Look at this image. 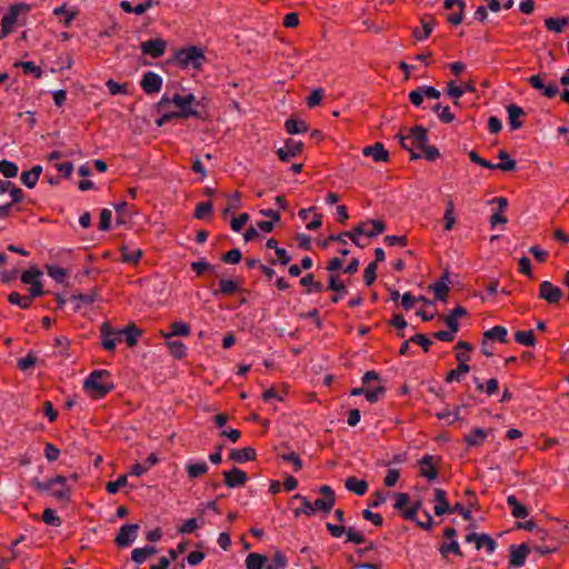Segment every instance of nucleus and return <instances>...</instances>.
I'll use <instances>...</instances> for the list:
<instances>
[{
	"mask_svg": "<svg viewBox=\"0 0 569 569\" xmlns=\"http://www.w3.org/2000/svg\"><path fill=\"white\" fill-rule=\"evenodd\" d=\"M377 262H370L367 268L365 269V272H363V280H365V283L367 286H370L375 282L376 280V271H377Z\"/></svg>",
	"mask_w": 569,
	"mask_h": 569,
	"instance_id": "obj_62",
	"label": "nucleus"
},
{
	"mask_svg": "<svg viewBox=\"0 0 569 569\" xmlns=\"http://www.w3.org/2000/svg\"><path fill=\"white\" fill-rule=\"evenodd\" d=\"M515 340L518 343H520L522 346H527V347L535 346V343H536V338H535V335H533L532 330L517 331L515 333Z\"/></svg>",
	"mask_w": 569,
	"mask_h": 569,
	"instance_id": "obj_44",
	"label": "nucleus"
},
{
	"mask_svg": "<svg viewBox=\"0 0 569 569\" xmlns=\"http://www.w3.org/2000/svg\"><path fill=\"white\" fill-rule=\"evenodd\" d=\"M546 74H533L528 79V82L545 97L553 98L558 94L559 88L555 81L546 82Z\"/></svg>",
	"mask_w": 569,
	"mask_h": 569,
	"instance_id": "obj_7",
	"label": "nucleus"
},
{
	"mask_svg": "<svg viewBox=\"0 0 569 569\" xmlns=\"http://www.w3.org/2000/svg\"><path fill=\"white\" fill-rule=\"evenodd\" d=\"M386 230V224L381 220H367L359 223L352 232L358 238L359 236H366L369 238L377 237Z\"/></svg>",
	"mask_w": 569,
	"mask_h": 569,
	"instance_id": "obj_10",
	"label": "nucleus"
},
{
	"mask_svg": "<svg viewBox=\"0 0 569 569\" xmlns=\"http://www.w3.org/2000/svg\"><path fill=\"white\" fill-rule=\"evenodd\" d=\"M140 86L148 94L157 93L162 88V78L153 71H148L143 74Z\"/></svg>",
	"mask_w": 569,
	"mask_h": 569,
	"instance_id": "obj_16",
	"label": "nucleus"
},
{
	"mask_svg": "<svg viewBox=\"0 0 569 569\" xmlns=\"http://www.w3.org/2000/svg\"><path fill=\"white\" fill-rule=\"evenodd\" d=\"M191 332L190 326L183 321H174L170 325V332L161 331V336L164 339L171 337H188Z\"/></svg>",
	"mask_w": 569,
	"mask_h": 569,
	"instance_id": "obj_24",
	"label": "nucleus"
},
{
	"mask_svg": "<svg viewBox=\"0 0 569 569\" xmlns=\"http://www.w3.org/2000/svg\"><path fill=\"white\" fill-rule=\"evenodd\" d=\"M238 290H239V284L233 280L221 279L219 281V292L224 296L233 295Z\"/></svg>",
	"mask_w": 569,
	"mask_h": 569,
	"instance_id": "obj_50",
	"label": "nucleus"
},
{
	"mask_svg": "<svg viewBox=\"0 0 569 569\" xmlns=\"http://www.w3.org/2000/svg\"><path fill=\"white\" fill-rule=\"evenodd\" d=\"M106 86L110 92V94L112 96H116V94H127L128 93V89H127V84L123 83H118L116 82L114 80L112 79H109L107 82H106Z\"/></svg>",
	"mask_w": 569,
	"mask_h": 569,
	"instance_id": "obj_61",
	"label": "nucleus"
},
{
	"mask_svg": "<svg viewBox=\"0 0 569 569\" xmlns=\"http://www.w3.org/2000/svg\"><path fill=\"white\" fill-rule=\"evenodd\" d=\"M509 124L512 130L519 129L522 127V122L520 118L525 114L522 108L517 104H510L507 108Z\"/></svg>",
	"mask_w": 569,
	"mask_h": 569,
	"instance_id": "obj_30",
	"label": "nucleus"
},
{
	"mask_svg": "<svg viewBox=\"0 0 569 569\" xmlns=\"http://www.w3.org/2000/svg\"><path fill=\"white\" fill-rule=\"evenodd\" d=\"M141 52L143 56L151 57L153 59H158L166 53L167 50V41L162 38L150 39L143 41L140 46Z\"/></svg>",
	"mask_w": 569,
	"mask_h": 569,
	"instance_id": "obj_11",
	"label": "nucleus"
},
{
	"mask_svg": "<svg viewBox=\"0 0 569 569\" xmlns=\"http://www.w3.org/2000/svg\"><path fill=\"white\" fill-rule=\"evenodd\" d=\"M401 146L411 153L412 159L425 157L429 161L439 158V150L428 144L427 130L421 126L410 128L400 136Z\"/></svg>",
	"mask_w": 569,
	"mask_h": 569,
	"instance_id": "obj_2",
	"label": "nucleus"
},
{
	"mask_svg": "<svg viewBox=\"0 0 569 569\" xmlns=\"http://www.w3.org/2000/svg\"><path fill=\"white\" fill-rule=\"evenodd\" d=\"M435 502L436 505L433 509L437 516H442L452 512L450 505L447 500V492L443 489L437 488L435 490Z\"/></svg>",
	"mask_w": 569,
	"mask_h": 569,
	"instance_id": "obj_20",
	"label": "nucleus"
},
{
	"mask_svg": "<svg viewBox=\"0 0 569 569\" xmlns=\"http://www.w3.org/2000/svg\"><path fill=\"white\" fill-rule=\"evenodd\" d=\"M41 172L42 168L40 166H34L31 170L23 171L21 173L22 183L28 188H33L38 182Z\"/></svg>",
	"mask_w": 569,
	"mask_h": 569,
	"instance_id": "obj_31",
	"label": "nucleus"
},
{
	"mask_svg": "<svg viewBox=\"0 0 569 569\" xmlns=\"http://www.w3.org/2000/svg\"><path fill=\"white\" fill-rule=\"evenodd\" d=\"M300 283L301 286L308 288V293L321 292L323 290V284L319 281H316L313 274L311 273H308L305 277H302Z\"/></svg>",
	"mask_w": 569,
	"mask_h": 569,
	"instance_id": "obj_41",
	"label": "nucleus"
},
{
	"mask_svg": "<svg viewBox=\"0 0 569 569\" xmlns=\"http://www.w3.org/2000/svg\"><path fill=\"white\" fill-rule=\"evenodd\" d=\"M284 127L287 132L290 134L305 133L309 129L305 121L296 119H287Z\"/></svg>",
	"mask_w": 569,
	"mask_h": 569,
	"instance_id": "obj_39",
	"label": "nucleus"
},
{
	"mask_svg": "<svg viewBox=\"0 0 569 569\" xmlns=\"http://www.w3.org/2000/svg\"><path fill=\"white\" fill-rule=\"evenodd\" d=\"M256 450L251 447L242 449H232L230 452V459L238 462L244 463L247 461H253L256 459Z\"/></svg>",
	"mask_w": 569,
	"mask_h": 569,
	"instance_id": "obj_25",
	"label": "nucleus"
},
{
	"mask_svg": "<svg viewBox=\"0 0 569 569\" xmlns=\"http://www.w3.org/2000/svg\"><path fill=\"white\" fill-rule=\"evenodd\" d=\"M47 272L52 279H54L59 283L64 282L67 278V271L58 266H48Z\"/></svg>",
	"mask_w": 569,
	"mask_h": 569,
	"instance_id": "obj_56",
	"label": "nucleus"
},
{
	"mask_svg": "<svg viewBox=\"0 0 569 569\" xmlns=\"http://www.w3.org/2000/svg\"><path fill=\"white\" fill-rule=\"evenodd\" d=\"M433 111L443 123H450L455 120V116L448 106L436 104Z\"/></svg>",
	"mask_w": 569,
	"mask_h": 569,
	"instance_id": "obj_48",
	"label": "nucleus"
},
{
	"mask_svg": "<svg viewBox=\"0 0 569 569\" xmlns=\"http://www.w3.org/2000/svg\"><path fill=\"white\" fill-rule=\"evenodd\" d=\"M498 158L501 161L499 163H493V169H500L502 171H511L516 168V161L513 159H511L505 150L499 151Z\"/></svg>",
	"mask_w": 569,
	"mask_h": 569,
	"instance_id": "obj_40",
	"label": "nucleus"
},
{
	"mask_svg": "<svg viewBox=\"0 0 569 569\" xmlns=\"http://www.w3.org/2000/svg\"><path fill=\"white\" fill-rule=\"evenodd\" d=\"M395 500V509L401 511L402 517L406 520H416L417 512L421 507L420 501L416 502L411 507H407V505L409 503V496L405 492L396 493Z\"/></svg>",
	"mask_w": 569,
	"mask_h": 569,
	"instance_id": "obj_8",
	"label": "nucleus"
},
{
	"mask_svg": "<svg viewBox=\"0 0 569 569\" xmlns=\"http://www.w3.org/2000/svg\"><path fill=\"white\" fill-rule=\"evenodd\" d=\"M186 470L189 478L194 479L206 475L209 470V467L204 461L188 462L186 466Z\"/></svg>",
	"mask_w": 569,
	"mask_h": 569,
	"instance_id": "obj_35",
	"label": "nucleus"
},
{
	"mask_svg": "<svg viewBox=\"0 0 569 569\" xmlns=\"http://www.w3.org/2000/svg\"><path fill=\"white\" fill-rule=\"evenodd\" d=\"M200 104L201 101H197L192 93L170 96L166 92L157 103V110L161 116L156 123L162 127L173 119L200 118L201 113L196 108Z\"/></svg>",
	"mask_w": 569,
	"mask_h": 569,
	"instance_id": "obj_1",
	"label": "nucleus"
},
{
	"mask_svg": "<svg viewBox=\"0 0 569 569\" xmlns=\"http://www.w3.org/2000/svg\"><path fill=\"white\" fill-rule=\"evenodd\" d=\"M471 345L466 341H459L456 346V359L459 363H467L470 360Z\"/></svg>",
	"mask_w": 569,
	"mask_h": 569,
	"instance_id": "obj_36",
	"label": "nucleus"
},
{
	"mask_svg": "<svg viewBox=\"0 0 569 569\" xmlns=\"http://www.w3.org/2000/svg\"><path fill=\"white\" fill-rule=\"evenodd\" d=\"M138 530H139V526L138 525H123L116 539H114V542L117 543L118 547H128L130 546L137 538V535H138Z\"/></svg>",
	"mask_w": 569,
	"mask_h": 569,
	"instance_id": "obj_15",
	"label": "nucleus"
},
{
	"mask_svg": "<svg viewBox=\"0 0 569 569\" xmlns=\"http://www.w3.org/2000/svg\"><path fill=\"white\" fill-rule=\"evenodd\" d=\"M37 488L41 491H51V495L58 499H68L70 490L67 486V479L63 476L51 478L46 483L37 482Z\"/></svg>",
	"mask_w": 569,
	"mask_h": 569,
	"instance_id": "obj_6",
	"label": "nucleus"
},
{
	"mask_svg": "<svg viewBox=\"0 0 569 569\" xmlns=\"http://www.w3.org/2000/svg\"><path fill=\"white\" fill-rule=\"evenodd\" d=\"M267 558L260 553H249L246 558L247 569H262Z\"/></svg>",
	"mask_w": 569,
	"mask_h": 569,
	"instance_id": "obj_45",
	"label": "nucleus"
},
{
	"mask_svg": "<svg viewBox=\"0 0 569 569\" xmlns=\"http://www.w3.org/2000/svg\"><path fill=\"white\" fill-rule=\"evenodd\" d=\"M120 338L124 337L129 347H133L137 345L138 338L141 335V331L136 327V325H129L123 329L119 330Z\"/></svg>",
	"mask_w": 569,
	"mask_h": 569,
	"instance_id": "obj_32",
	"label": "nucleus"
},
{
	"mask_svg": "<svg viewBox=\"0 0 569 569\" xmlns=\"http://www.w3.org/2000/svg\"><path fill=\"white\" fill-rule=\"evenodd\" d=\"M488 435L489 431L482 428H473L465 436V441L468 447H480L486 442Z\"/></svg>",
	"mask_w": 569,
	"mask_h": 569,
	"instance_id": "obj_22",
	"label": "nucleus"
},
{
	"mask_svg": "<svg viewBox=\"0 0 569 569\" xmlns=\"http://www.w3.org/2000/svg\"><path fill=\"white\" fill-rule=\"evenodd\" d=\"M545 23L548 30L559 33L566 27L567 20L560 18H548Z\"/></svg>",
	"mask_w": 569,
	"mask_h": 569,
	"instance_id": "obj_57",
	"label": "nucleus"
},
{
	"mask_svg": "<svg viewBox=\"0 0 569 569\" xmlns=\"http://www.w3.org/2000/svg\"><path fill=\"white\" fill-rule=\"evenodd\" d=\"M421 29H416L413 31V36L415 38L418 40V41H422L425 39H427L432 30H433V27H435V21H433V18L432 17H425L421 19Z\"/></svg>",
	"mask_w": 569,
	"mask_h": 569,
	"instance_id": "obj_28",
	"label": "nucleus"
},
{
	"mask_svg": "<svg viewBox=\"0 0 569 569\" xmlns=\"http://www.w3.org/2000/svg\"><path fill=\"white\" fill-rule=\"evenodd\" d=\"M440 553L446 557L449 552H452L457 556H462L460 546L457 541H451L450 543H445L440 547Z\"/></svg>",
	"mask_w": 569,
	"mask_h": 569,
	"instance_id": "obj_63",
	"label": "nucleus"
},
{
	"mask_svg": "<svg viewBox=\"0 0 569 569\" xmlns=\"http://www.w3.org/2000/svg\"><path fill=\"white\" fill-rule=\"evenodd\" d=\"M345 486L348 491L358 496H363L368 491V482L357 477H349L346 479Z\"/></svg>",
	"mask_w": 569,
	"mask_h": 569,
	"instance_id": "obj_26",
	"label": "nucleus"
},
{
	"mask_svg": "<svg viewBox=\"0 0 569 569\" xmlns=\"http://www.w3.org/2000/svg\"><path fill=\"white\" fill-rule=\"evenodd\" d=\"M287 563V557L282 552L277 551L272 558V562L268 565L266 569H284Z\"/></svg>",
	"mask_w": 569,
	"mask_h": 569,
	"instance_id": "obj_58",
	"label": "nucleus"
},
{
	"mask_svg": "<svg viewBox=\"0 0 569 569\" xmlns=\"http://www.w3.org/2000/svg\"><path fill=\"white\" fill-rule=\"evenodd\" d=\"M469 371L470 366L468 363H459L456 369H452L447 373L446 381L448 383L453 381L460 382Z\"/></svg>",
	"mask_w": 569,
	"mask_h": 569,
	"instance_id": "obj_34",
	"label": "nucleus"
},
{
	"mask_svg": "<svg viewBox=\"0 0 569 569\" xmlns=\"http://www.w3.org/2000/svg\"><path fill=\"white\" fill-rule=\"evenodd\" d=\"M77 11L76 10H68L66 8V4H62L61 7H58L53 10V14L54 16H64V24L68 27L71 24V22L73 21V19L76 18L77 16Z\"/></svg>",
	"mask_w": 569,
	"mask_h": 569,
	"instance_id": "obj_54",
	"label": "nucleus"
},
{
	"mask_svg": "<svg viewBox=\"0 0 569 569\" xmlns=\"http://www.w3.org/2000/svg\"><path fill=\"white\" fill-rule=\"evenodd\" d=\"M539 297L548 303H558L562 298V291L559 287L552 284L550 281H542L539 287Z\"/></svg>",
	"mask_w": 569,
	"mask_h": 569,
	"instance_id": "obj_14",
	"label": "nucleus"
},
{
	"mask_svg": "<svg viewBox=\"0 0 569 569\" xmlns=\"http://www.w3.org/2000/svg\"><path fill=\"white\" fill-rule=\"evenodd\" d=\"M507 503L511 508V515L517 519H523L528 517L529 512L526 506L521 505L515 496L507 498Z\"/></svg>",
	"mask_w": 569,
	"mask_h": 569,
	"instance_id": "obj_33",
	"label": "nucleus"
},
{
	"mask_svg": "<svg viewBox=\"0 0 569 569\" xmlns=\"http://www.w3.org/2000/svg\"><path fill=\"white\" fill-rule=\"evenodd\" d=\"M293 500H299L301 502V505H302L301 508H296L293 510V515H295L296 518H299L302 515H305L307 517H310V516H312L315 513L313 509H312V506H311V502H310V500L307 497H305V496H302L300 493H296V495H293L291 497V501H293Z\"/></svg>",
	"mask_w": 569,
	"mask_h": 569,
	"instance_id": "obj_27",
	"label": "nucleus"
},
{
	"mask_svg": "<svg viewBox=\"0 0 569 569\" xmlns=\"http://www.w3.org/2000/svg\"><path fill=\"white\" fill-rule=\"evenodd\" d=\"M114 388L108 370H93L83 381V390L93 399H102Z\"/></svg>",
	"mask_w": 569,
	"mask_h": 569,
	"instance_id": "obj_3",
	"label": "nucleus"
},
{
	"mask_svg": "<svg viewBox=\"0 0 569 569\" xmlns=\"http://www.w3.org/2000/svg\"><path fill=\"white\" fill-rule=\"evenodd\" d=\"M30 10L31 6L23 2L10 6L1 20V38L9 36L16 27L24 26Z\"/></svg>",
	"mask_w": 569,
	"mask_h": 569,
	"instance_id": "obj_4",
	"label": "nucleus"
},
{
	"mask_svg": "<svg viewBox=\"0 0 569 569\" xmlns=\"http://www.w3.org/2000/svg\"><path fill=\"white\" fill-rule=\"evenodd\" d=\"M476 388L479 391L486 392L488 396H492L498 391V380L492 378L489 379L485 385L476 379Z\"/></svg>",
	"mask_w": 569,
	"mask_h": 569,
	"instance_id": "obj_49",
	"label": "nucleus"
},
{
	"mask_svg": "<svg viewBox=\"0 0 569 569\" xmlns=\"http://www.w3.org/2000/svg\"><path fill=\"white\" fill-rule=\"evenodd\" d=\"M33 298L34 297H32L31 295L30 296H21L18 292H11L8 297V300L12 305L19 306L22 309H28V308H30Z\"/></svg>",
	"mask_w": 569,
	"mask_h": 569,
	"instance_id": "obj_42",
	"label": "nucleus"
},
{
	"mask_svg": "<svg viewBox=\"0 0 569 569\" xmlns=\"http://www.w3.org/2000/svg\"><path fill=\"white\" fill-rule=\"evenodd\" d=\"M445 230L450 231L456 224V217H455V207L452 201H449L446 206L445 214Z\"/></svg>",
	"mask_w": 569,
	"mask_h": 569,
	"instance_id": "obj_47",
	"label": "nucleus"
},
{
	"mask_svg": "<svg viewBox=\"0 0 569 569\" xmlns=\"http://www.w3.org/2000/svg\"><path fill=\"white\" fill-rule=\"evenodd\" d=\"M167 347L170 351V353L176 359H182L187 355V347L183 342L178 340L167 341Z\"/></svg>",
	"mask_w": 569,
	"mask_h": 569,
	"instance_id": "obj_43",
	"label": "nucleus"
},
{
	"mask_svg": "<svg viewBox=\"0 0 569 569\" xmlns=\"http://www.w3.org/2000/svg\"><path fill=\"white\" fill-rule=\"evenodd\" d=\"M507 335H508V331L505 327L495 326L485 332L483 338L487 340H492V341L497 340L500 342H506Z\"/></svg>",
	"mask_w": 569,
	"mask_h": 569,
	"instance_id": "obj_37",
	"label": "nucleus"
},
{
	"mask_svg": "<svg viewBox=\"0 0 569 569\" xmlns=\"http://www.w3.org/2000/svg\"><path fill=\"white\" fill-rule=\"evenodd\" d=\"M336 502L330 501V499L319 498L316 499L315 502H311L313 512L321 511L328 513L331 511Z\"/></svg>",
	"mask_w": 569,
	"mask_h": 569,
	"instance_id": "obj_51",
	"label": "nucleus"
},
{
	"mask_svg": "<svg viewBox=\"0 0 569 569\" xmlns=\"http://www.w3.org/2000/svg\"><path fill=\"white\" fill-rule=\"evenodd\" d=\"M490 202L498 203V210L491 216L490 224L495 228L498 223H506L507 218L505 216V211L508 207V200L505 197L493 198Z\"/></svg>",
	"mask_w": 569,
	"mask_h": 569,
	"instance_id": "obj_21",
	"label": "nucleus"
},
{
	"mask_svg": "<svg viewBox=\"0 0 569 569\" xmlns=\"http://www.w3.org/2000/svg\"><path fill=\"white\" fill-rule=\"evenodd\" d=\"M111 219H112L111 210L102 209V211L100 212L99 229L103 230V231L108 230L111 224Z\"/></svg>",
	"mask_w": 569,
	"mask_h": 569,
	"instance_id": "obj_64",
	"label": "nucleus"
},
{
	"mask_svg": "<svg viewBox=\"0 0 569 569\" xmlns=\"http://www.w3.org/2000/svg\"><path fill=\"white\" fill-rule=\"evenodd\" d=\"M127 485V476L121 475L116 481L107 483L106 489L110 495H116L122 487Z\"/></svg>",
	"mask_w": 569,
	"mask_h": 569,
	"instance_id": "obj_59",
	"label": "nucleus"
},
{
	"mask_svg": "<svg viewBox=\"0 0 569 569\" xmlns=\"http://www.w3.org/2000/svg\"><path fill=\"white\" fill-rule=\"evenodd\" d=\"M529 549L526 545L512 546L510 550L509 563L512 567H522L526 562Z\"/></svg>",
	"mask_w": 569,
	"mask_h": 569,
	"instance_id": "obj_23",
	"label": "nucleus"
},
{
	"mask_svg": "<svg viewBox=\"0 0 569 569\" xmlns=\"http://www.w3.org/2000/svg\"><path fill=\"white\" fill-rule=\"evenodd\" d=\"M42 520L44 521V523L53 527H59L62 523L57 512L50 508L44 509L42 513Z\"/></svg>",
	"mask_w": 569,
	"mask_h": 569,
	"instance_id": "obj_53",
	"label": "nucleus"
},
{
	"mask_svg": "<svg viewBox=\"0 0 569 569\" xmlns=\"http://www.w3.org/2000/svg\"><path fill=\"white\" fill-rule=\"evenodd\" d=\"M174 61L181 69L199 71L206 62L204 50L197 46L181 48L174 52Z\"/></svg>",
	"mask_w": 569,
	"mask_h": 569,
	"instance_id": "obj_5",
	"label": "nucleus"
},
{
	"mask_svg": "<svg viewBox=\"0 0 569 569\" xmlns=\"http://www.w3.org/2000/svg\"><path fill=\"white\" fill-rule=\"evenodd\" d=\"M212 211V204L210 201L208 202H200L197 204L194 210V217L197 219H206Z\"/></svg>",
	"mask_w": 569,
	"mask_h": 569,
	"instance_id": "obj_60",
	"label": "nucleus"
},
{
	"mask_svg": "<svg viewBox=\"0 0 569 569\" xmlns=\"http://www.w3.org/2000/svg\"><path fill=\"white\" fill-rule=\"evenodd\" d=\"M303 149L302 141L288 139L282 148H279L277 154L282 162H289L301 154Z\"/></svg>",
	"mask_w": 569,
	"mask_h": 569,
	"instance_id": "obj_12",
	"label": "nucleus"
},
{
	"mask_svg": "<svg viewBox=\"0 0 569 569\" xmlns=\"http://www.w3.org/2000/svg\"><path fill=\"white\" fill-rule=\"evenodd\" d=\"M436 299L445 301L447 299L449 287L447 284V277L436 282L432 287Z\"/></svg>",
	"mask_w": 569,
	"mask_h": 569,
	"instance_id": "obj_46",
	"label": "nucleus"
},
{
	"mask_svg": "<svg viewBox=\"0 0 569 569\" xmlns=\"http://www.w3.org/2000/svg\"><path fill=\"white\" fill-rule=\"evenodd\" d=\"M41 276L42 272L36 267H31L21 274V281L26 284H30V293L32 297L43 295L42 283L40 281Z\"/></svg>",
	"mask_w": 569,
	"mask_h": 569,
	"instance_id": "obj_9",
	"label": "nucleus"
},
{
	"mask_svg": "<svg viewBox=\"0 0 569 569\" xmlns=\"http://www.w3.org/2000/svg\"><path fill=\"white\" fill-rule=\"evenodd\" d=\"M18 166L8 160H0V172L6 178H13L18 174Z\"/></svg>",
	"mask_w": 569,
	"mask_h": 569,
	"instance_id": "obj_52",
	"label": "nucleus"
},
{
	"mask_svg": "<svg viewBox=\"0 0 569 569\" xmlns=\"http://www.w3.org/2000/svg\"><path fill=\"white\" fill-rule=\"evenodd\" d=\"M223 476H224V483L228 488L242 487L248 481L247 473L237 467H233L229 471H224Z\"/></svg>",
	"mask_w": 569,
	"mask_h": 569,
	"instance_id": "obj_17",
	"label": "nucleus"
},
{
	"mask_svg": "<svg viewBox=\"0 0 569 569\" xmlns=\"http://www.w3.org/2000/svg\"><path fill=\"white\" fill-rule=\"evenodd\" d=\"M346 238L351 239L353 243H356L357 246H360L359 239H357V237L355 236V233L352 231H346L340 234H331V236H329L328 240L325 242L323 246H327V243L329 241H339L345 244L347 242Z\"/></svg>",
	"mask_w": 569,
	"mask_h": 569,
	"instance_id": "obj_55",
	"label": "nucleus"
},
{
	"mask_svg": "<svg viewBox=\"0 0 569 569\" xmlns=\"http://www.w3.org/2000/svg\"><path fill=\"white\" fill-rule=\"evenodd\" d=\"M419 472L421 477L427 478L429 481L438 477V469L432 456L426 455L419 460Z\"/></svg>",
	"mask_w": 569,
	"mask_h": 569,
	"instance_id": "obj_18",
	"label": "nucleus"
},
{
	"mask_svg": "<svg viewBox=\"0 0 569 569\" xmlns=\"http://www.w3.org/2000/svg\"><path fill=\"white\" fill-rule=\"evenodd\" d=\"M16 68H21L23 73L32 74L34 78L40 79L42 77V69L37 66L33 61H19L14 63Z\"/></svg>",
	"mask_w": 569,
	"mask_h": 569,
	"instance_id": "obj_38",
	"label": "nucleus"
},
{
	"mask_svg": "<svg viewBox=\"0 0 569 569\" xmlns=\"http://www.w3.org/2000/svg\"><path fill=\"white\" fill-rule=\"evenodd\" d=\"M143 251L140 248H121V261L130 264H137L142 258Z\"/></svg>",
	"mask_w": 569,
	"mask_h": 569,
	"instance_id": "obj_29",
	"label": "nucleus"
},
{
	"mask_svg": "<svg viewBox=\"0 0 569 569\" xmlns=\"http://www.w3.org/2000/svg\"><path fill=\"white\" fill-rule=\"evenodd\" d=\"M100 335L101 346L108 351H113L117 343L121 341L119 330L113 329L109 323H102Z\"/></svg>",
	"mask_w": 569,
	"mask_h": 569,
	"instance_id": "obj_13",
	"label": "nucleus"
},
{
	"mask_svg": "<svg viewBox=\"0 0 569 569\" xmlns=\"http://www.w3.org/2000/svg\"><path fill=\"white\" fill-rule=\"evenodd\" d=\"M362 154L371 157L376 162H387L389 160V152L381 142H376L372 146L365 147L362 149Z\"/></svg>",
	"mask_w": 569,
	"mask_h": 569,
	"instance_id": "obj_19",
	"label": "nucleus"
}]
</instances>
